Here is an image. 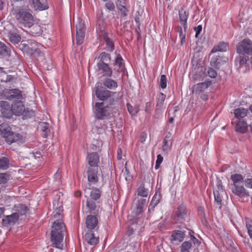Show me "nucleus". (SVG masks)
<instances>
[{
  "label": "nucleus",
  "mask_w": 252,
  "mask_h": 252,
  "mask_svg": "<svg viewBox=\"0 0 252 252\" xmlns=\"http://www.w3.org/2000/svg\"><path fill=\"white\" fill-rule=\"evenodd\" d=\"M12 13L18 24L25 28H30L35 22L32 11L28 6H17Z\"/></svg>",
  "instance_id": "f257e3e1"
},
{
  "label": "nucleus",
  "mask_w": 252,
  "mask_h": 252,
  "mask_svg": "<svg viewBox=\"0 0 252 252\" xmlns=\"http://www.w3.org/2000/svg\"><path fill=\"white\" fill-rule=\"evenodd\" d=\"M190 211L187 205L182 203L178 205L170 217V223L172 224H184L185 221L190 220Z\"/></svg>",
  "instance_id": "f03ea898"
},
{
  "label": "nucleus",
  "mask_w": 252,
  "mask_h": 252,
  "mask_svg": "<svg viewBox=\"0 0 252 252\" xmlns=\"http://www.w3.org/2000/svg\"><path fill=\"white\" fill-rule=\"evenodd\" d=\"M94 90L96 98L108 105H114L119 100L118 97H114L117 92L110 91L101 85L95 86Z\"/></svg>",
  "instance_id": "7ed1b4c3"
},
{
  "label": "nucleus",
  "mask_w": 252,
  "mask_h": 252,
  "mask_svg": "<svg viewBox=\"0 0 252 252\" xmlns=\"http://www.w3.org/2000/svg\"><path fill=\"white\" fill-rule=\"evenodd\" d=\"M212 84L211 80H206L205 82L197 83L193 85L192 87V93L193 94L195 95L203 101H206L209 98V95L207 93L205 92L209 87Z\"/></svg>",
  "instance_id": "20e7f679"
},
{
  "label": "nucleus",
  "mask_w": 252,
  "mask_h": 252,
  "mask_svg": "<svg viewBox=\"0 0 252 252\" xmlns=\"http://www.w3.org/2000/svg\"><path fill=\"white\" fill-rule=\"evenodd\" d=\"M110 106L108 103H106V105H105L103 102H95L94 108V113L95 119L102 120L110 118L112 113L108 110Z\"/></svg>",
  "instance_id": "39448f33"
},
{
  "label": "nucleus",
  "mask_w": 252,
  "mask_h": 252,
  "mask_svg": "<svg viewBox=\"0 0 252 252\" xmlns=\"http://www.w3.org/2000/svg\"><path fill=\"white\" fill-rule=\"evenodd\" d=\"M68 235L66 227L63 221H54L51 226V236Z\"/></svg>",
  "instance_id": "423d86ee"
},
{
  "label": "nucleus",
  "mask_w": 252,
  "mask_h": 252,
  "mask_svg": "<svg viewBox=\"0 0 252 252\" xmlns=\"http://www.w3.org/2000/svg\"><path fill=\"white\" fill-rule=\"evenodd\" d=\"M139 219L137 217H132L129 220V225L127 227L126 234L128 236L132 235H139V233L142 231V227L138 224Z\"/></svg>",
  "instance_id": "0eeeda50"
},
{
  "label": "nucleus",
  "mask_w": 252,
  "mask_h": 252,
  "mask_svg": "<svg viewBox=\"0 0 252 252\" xmlns=\"http://www.w3.org/2000/svg\"><path fill=\"white\" fill-rule=\"evenodd\" d=\"M97 215H88L86 220L87 228L90 230L91 232H87L85 236H94V231L97 229L98 219Z\"/></svg>",
  "instance_id": "6e6552de"
},
{
  "label": "nucleus",
  "mask_w": 252,
  "mask_h": 252,
  "mask_svg": "<svg viewBox=\"0 0 252 252\" xmlns=\"http://www.w3.org/2000/svg\"><path fill=\"white\" fill-rule=\"evenodd\" d=\"M76 44L78 45H80L83 43L85 36L86 26L84 22L80 21L76 25Z\"/></svg>",
  "instance_id": "1a4fd4ad"
},
{
  "label": "nucleus",
  "mask_w": 252,
  "mask_h": 252,
  "mask_svg": "<svg viewBox=\"0 0 252 252\" xmlns=\"http://www.w3.org/2000/svg\"><path fill=\"white\" fill-rule=\"evenodd\" d=\"M20 49L24 52L28 54L32 55L34 53L40 54L41 53L39 49L37 48V44L34 42H28L27 43H21Z\"/></svg>",
  "instance_id": "9d476101"
},
{
  "label": "nucleus",
  "mask_w": 252,
  "mask_h": 252,
  "mask_svg": "<svg viewBox=\"0 0 252 252\" xmlns=\"http://www.w3.org/2000/svg\"><path fill=\"white\" fill-rule=\"evenodd\" d=\"M171 236H194V232L183 224L178 225L177 229L172 231Z\"/></svg>",
  "instance_id": "9b49d317"
},
{
  "label": "nucleus",
  "mask_w": 252,
  "mask_h": 252,
  "mask_svg": "<svg viewBox=\"0 0 252 252\" xmlns=\"http://www.w3.org/2000/svg\"><path fill=\"white\" fill-rule=\"evenodd\" d=\"M53 207L55 209L53 213V218L55 219L54 221H63V206L62 202L59 200L53 201Z\"/></svg>",
  "instance_id": "f8f14e48"
},
{
  "label": "nucleus",
  "mask_w": 252,
  "mask_h": 252,
  "mask_svg": "<svg viewBox=\"0 0 252 252\" xmlns=\"http://www.w3.org/2000/svg\"><path fill=\"white\" fill-rule=\"evenodd\" d=\"M5 98L9 100L18 101L23 98L22 91L18 89H8L4 92Z\"/></svg>",
  "instance_id": "ddd939ff"
},
{
  "label": "nucleus",
  "mask_w": 252,
  "mask_h": 252,
  "mask_svg": "<svg viewBox=\"0 0 252 252\" xmlns=\"http://www.w3.org/2000/svg\"><path fill=\"white\" fill-rule=\"evenodd\" d=\"M96 202L93 201L90 199L86 200V213L90 215H98L101 211V208L99 205L96 204Z\"/></svg>",
  "instance_id": "4468645a"
},
{
  "label": "nucleus",
  "mask_w": 252,
  "mask_h": 252,
  "mask_svg": "<svg viewBox=\"0 0 252 252\" xmlns=\"http://www.w3.org/2000/svg\"><path fill=\"white\" fill-rule=\"evenodd\" d=\"M0 112L2 116L5 118L10 119L13 116L12 105L5 101H0Z\"/></svg>",
  "instance_id": "2eb2a0df"
},
{
  "label": "nucleus",
  "mask_w": 252,
  "mask_h": 252,
  "mask_svg": "<svg viewBox=\"0 0 252 252\" xmlns=\"http://www.w3.org/2000/svg\"><path fill=\"white\" fill-rule=\"evenodd\" d=\"M86 160L89 165V167L98 168L99 162V156L97 152H92L88 153L86 157Z\"/></svg>",
  "instance_id": "dca6fc26"
},
{
  "label": "nucleus",
  "mask_w": 252,
  "mask_h": 252,
  "mask_svg": "<svg viewBox=\"0 0 252 252\" xmlns=\"http://www.w3.org/2000/svg\"><path fill=\"white\" fill-rule=\"evenodd\" d=\"M228 59L224 56H215L211 60L210 65L214 68L219 69L221 66L226 63Z\"/></svg>",
  "instance_id": "f3484780"
},
{
  "label": "nucleus",
  "mask_w": 252,
  "mask_h": 252,
  "mask_svg": "<svg viewBox=\"0 0 252 252\" xmlns=\"http://www.w3.org/2000/svg\"><path fill=\"white\" fill-rule=\"evenodd\" d=\"M114 62V65L116 66L114 68V71L115 73L118 76L120 72L124 71L125 69V63L122 56L120 54L117 55Z\"/></svg>",
  "instance_id": "a211bd4d"
},
{
  "label": "nucleus",
  "mask_w": 252,
  "mask_h": 252,
  "mask_svg": "<svg viewBox=\"0 0 252 252\" xmlns=\"http://www.w3.org/2000/svg\"><path fill=\"white\" fill-rule=\"evenodd\" d=\"M179 21L181 25H183L184 31L185 32L188 31V23L187 20L189 16V13L186 10L184 7H181L179 10Z\"/></svg>",
  "instance_id": "6ab92c4d"
},
{
  "label": "nucleus",
  "mask_w": 252,
  "mask_h": 252,
  "mask_svg": "<svg viewBox=\"0 0 252 252\" xmlns=\"http://www.w3.org/2000/svg\"><path fill=\"white\" fill-rule=\"evenodd\" d=\"M107 24L105 19L97 20L96 23V30L97 37L108 33L107 32Z\"/></svg>",
  "instance_id": "aec40b11"
},
{
  "label": "nucleus",
  "mask_w": 252,
  "mask_h": 252,
  "mask_svg": "<svg viewBox=\"0 0 252 252\" xmlns=\"http://www.w3.org/2000/svg\"><path fill=\"white\" fill-rule=\"evenodd\" d=\"M30 7L35 11H43L49 8L48 4L42 3L40 0H29Z\"/></svg>",
  "instance_id": "412c9836"
},
{
  "label": "nucleus",
  "mask_w": 252,
  "mask_h": 252,
  "mask_svg": "<svg viewBox=\"0 0 252 252\" xmlns=\"http://www.w3.org/2000/svg\"><path fill=\"white\" fill-rule=\"evenodd\" d=\"M97 70L100 72L102 76L105 77H111L113 74V70L108 63L96 64Z\"/></svg>",
  "instance_id": "4be33fe9"
},
{
  "label": "nucleus",
  "mask_w": 252,
  "mask_h": 252,
  "mask_svg": "<svg viewBox=\"0 0 252 252\" xmlns=\"http://www.w3.org/2000/svg\"><path fill=\"white\" fill-rule=\"evenodd\" d=\"M19 220L18 213H12L10 215L5 216L2 220V224L4 226L14 224Z\"/></svg>",
  "instance_id": "5701e85b"
},
{
  "label": "nucleus",
  "mask_w": 252,
  "mask_h": 252,
  "mask_svg": "<svg viewBox=\"0 0 252 252\" xmlns=\"http://www.w3.org/2000/svg\"><path fill=\"white\" fill-rule=\"evenodd\" d=\"M13 115L21 116L24 112L25 105L23 101L20 100L15 101L12 104Z\"/></svg>",
  "instance_id": "b1692460"
},
{
  "label": "nucleus",
  "mask_w": 252,
  "mask_h": 252,
  "mask_svg": "<svg viewBox=\"0 0 252 252\" xmlns=\"http://www.w3.org/2000/svg\"><path fill=\"white\" fill-rule=\"evenodd\" d=\"M98 168L89 167L87 172L88 180L93 184H96L98 181L97 176Z\"/></svg>",
  "instance_id": "393cba45"
},
{
  "label": "nucleus",
  "mask_w": 252,
  "mask_h": 252,
  "mask_svg": "<svg viewBox=\"0 0 252 252\" xmlns=\"http://www.w3.org/2000/svg\"><path fill=\"white\" fill-rule=\"evenodd\" d=\"M4 140L7 144H11L18 141H22L23 140V136L20 133L14 132L11 130L10 132L8 133V135H6Z\"/></svg>",
  "instance_id": "a878e982"
},
{
  "label": "nucleus",
  "mask_w": 252,
  "mask_h": 252,
  "mask_svg": "<svg viewBox=\"0 0 252 252\" xmlns=\"http://www.w3.org/2000/svg\"><path fill=\"white\" fill-rule=\"evenodd\" d=\"M232 192L236 195L240 197L249 196V192L245 189L243 185H235L232 189Z\"/></svg>",
  "instance_id": "bb28decb"
},
{
  "label": "nucleus",
  "mask_w": 252,
  "mask_h": 252,
  "mask_svg": "<svg viewBox=\"0 0 252 252\" xmlns=\"http://www.w3.org/2000/svg\"><path fill=\"white\" fill-rule=\"evenodd\" d=\"M229 48L228 42L220 41L215 45L211 51V53L213 54L218 52H225Z\"/></svg>",
  "instance_id": "cd10ccee"
},
{
  "label": "nucleus",
  "mask_w": 252,
  "mask_h": 252,
  "mask_svg": "<svg viewBox=\"0 0 252 252\" xmlns=\"http://www.w3.org/2000/svg\"><path fill=\"white\" fill-rule=\"evenodd\" d=\"M97 38L102 39L105 41L108 51L112 52L115 50L114 42L112 39L108 37V33L98 37Z\"/></svg>",
  "instance_id": "c85d7f7f"
},
{
  "label": "nucleus",
  "mask_w": 252,
  "mask_h": 252,
  "mask_svg": "<svg viewBox=\"0 0 252 252\" xmlns=\"http://www.w3.org/2000/svg\"><path fill=\"white\" fill-rule=\"evenodd\" d=\"M248 125L246 121L239 120L236 124L235 131L242 134L246 133L248 131Z\"/></svg>",
  "instance_id": "c756f323"
},
{
  "label": "nucleus",
  "mask_w": 252,
  "mask_h": 252,
  "mask_svg": "<svg viewBox=\"0 0 252 252\" xmlns=\"http://www.w3.org/2000/svg\"><path fill=\"white\" fill-rule=\"evenodd\" d=\"M161 198V194L160 188L157 189L155 194L150 203L149 207H151L152 209L154 208L155 206L160 202Z\"/></svg>",
  "instance_id": "7c9ffc66"
},
{
  "label": "nucleus",
  "mask_w": 252,
  "mask_h": 252,
  "mask_svg": "<svg viewBox=\"0 0 252 252\" xmlns=\"http://www.w3.org/2000/svg\"><path fill=\"white\" fill-rule=\"evenodd\" d=\"M162 150L164 151H167L171 149L172 145V138L171 134L170 132L165 136L163 141Z\"/></svg>",
  "instance_id": "2f4dec72"
},
{
  "label": "nucleus",
  "mask_w": 252,
  "mask_h": 252,
  "mask_svg": "<svg viewBox=\"0 0 252 252\" xmlns=\"http://www.w3.org/2000/svg\"><path fill=\"white\" fill-rule=\"evenodd\" d=\"M98 62L97 64L107 63L106 62H109L111 60V55L105 52L100 53L97 57Z\"/></svg>",
  "instance_id": "473e14b6"
},
{
  "label": "nucleus",
  "mask_w": 252,
  "mask_h": 252,
  "mask_svg": "<svg viewBox=\"0 0 252 252\" xmlns=\"http://www.w3.org/2000/svg\"><path fill=\"white\" fill-rule=\"evenodd\" d=\"M101 196V190L96 188H94L92 189L90 193V197H88L87 199L92 200L93 201L96 202L99 199Z\"/></svg>",
  "instance_id": "72a5a7b5"
},
{
  "label": "nucleus",
  "mask_w": 252,
  "mask_h": 252,
  "mask_svg": "<svg viewBox=\"0 0 252 252\" xmlns=\"http://www.w3.org/2000/svg\"><path fill=\"white\" fill-rule=\"evenodd\" d=\"M103 85L104 87L107 89H113L118 87V83L114 80L110 78V77H106L103 81Z\"/></svg>",
  "instance_id": "f704fd0d"
},
{
  "label": "nucleus",
  "mask_w": 252,
  "mask_h": 252,
  "mask_svg": "<svg viewBox=\"0 0 252 252\" xmlns=\"http://www.w3.org/2000/svg\"><path fill=\"white\" fill-rule=\"evenodd\" d=\"M11 130V127L8 123H3L0 125V135L4 139Z\"/></svg>",
  "instance_id": "c9c22d12"
},
{
  "label": "nucleus",
  "mask_w": 252,
  "mask_h": 252,
  "mask_svg": "<svg viewBox=\"0 0 252 252\" xmlns=\"http://www.w3.org/2000/svg\"><path fill=\"white\" fill-rule=\"evenodd\" d=\"M248 113V110L243 107H239L235 109L234 111L235 117L240 120V119L244 118L247 116Z\"/></svg>",
  "instance_id": "e433bc0d"
},
{
  "label": "nucleus",
  "mask_w": 252,
  "mask_h": 252,
  "mask_svg": "<svg viewBox=\"0 0 252 252\" xmlns=\"http://www.w3.org/2000/svg\"><path fill=\"white\" fill-rule=\"evenodd\" d=\"M147 202L146 199L141 198L137 200L135 208V215L138 216L143 212V208Z\"/></svg>",
  "instance_id": "4c0bfd02"
},
{
  "label": "nucleus",
  "mask_w": 252,
  "mask_h": 252,
  "mask_svg": "<svg viewBox=\"0 0 252 252\" xmlns=\"http://www.w3.org/2000/svg\"><path fill=\"white\" fill-rule=\"evenodd\" d=\"M39 126L42 131V136L44 138H47L50 133L49 124L46 122H40Z\"/></svg>",
  "instance_id": "58836bf2"
},
{
  "label": "nucleus",
  "mask_w": 252,
  "mask_h": 252,
  "mask_svg": "<svg viewBox=\"0 0 252 252\" xmlns=\"http://www.w3.org/2000/svg\"><path fill=\"white\" fill-rule=\"evenodd\" d=\"M11 50L9 46L0 41V55L2 57H9Z\"/></svg>",
  "instance_id": "ea45409f"
},
{
  "label": "nucleus",
  "mask_w": 252,
  "mask_h": 252,
  "mask_svg": "<svg viewBox=\"0 0 252 252\" xmlns=\"http://www.w3.org/2000/svg\"><path fill=\"white\" fill-rule=\"evenodd\" d=\"M165 98V94L162 93H160L159 94L157 100L156 108L155 109L156 112H157L158 110H161L163 105Z\"/></svg>",
  "instance_id": "a19ab883"
},
{
  "label": "nucleus",
  "mask_w": 252,
  "mask_h": 252,
  "mask_svg": "<svg viewBox=\"0 0 252 252\" xmlns=\"http://www.w3.org/2000/svg\"><path fill=\"white\" fill-rule=\"evenodd\" d=\"M53 246L62 250L63 247V237H51Z\"/></svg>",
  "instance_id": "79ce46f5"
},
{
  "label": "nucleus",
  "mask_w": 252,
  "mask_h": 252,
  "mask_svg": "<svg viewBox=\"0 0 252 252\" xmlns=\"http://www.w3.org/2000/svg\"><path fill=\"white\" fill-rule=\"evenodd\" d=\"M8 37L9 41L13 44H18L21 40V36L17 33L9 32Z\"/></svg>",
  "instance_id": "37998d69"
},
{
  "label": "nucleus",
  "mask_w": 252,
  "mask_h": 252,
  "mask_svg": "<svg viewBox=\"0 0 252 252\" xmlns=\"http://www.w3.org/2000/svg\"><path fill=\"white\" fill-rule=\"evenodd\" d=\"M221 191H219V190H215L214 191V195L215 197V202L218 206H219V208L220 209L222 207V196Z\"/></svg>",
  "instance_id": "c03bdc74"
},
{
  "label": "nucleus",
  "mask_w": 252,
  "mask_h": 252,
  "mask_svg": "<svg viewBox=\"0 0 252 252\" xmlns=\"http://www.w3.org/2000/svg\"><path fill=\"white\" fill-rule=\"evenodd\" d=\"M137 194L142 197H147L148 195V189L145 187V184L142 183L137 189Z\"/></svg>",
  "instance_id": "a18cd8bd"
},
{
  "label": "nucleus",
  "mask_w": 252,
  "mask_h": 252,
  "mask_svg": "<svg viewBox=\"0 0 252 252\" xmlns=\"http://www.w3.org/2000/svg\"><path fill=\"white\" fill-rule=\"evenodd\" d=\"M230 179L233 182V186L239 185V183H243L244 178L242 175L239 174H234L231 175Z\"/></svg>",
  "instance_id": "49530a36"
},
{
  "label": "nucleus",
  "mask_w": 252,
  "mask_h": 252,
  "mask_svg": "<svg viewBox=\"0 0 252 252\" xmlns=\"http://www.w3.org/2000/svg\"><path fill=\"white\" fill-rule=\"evenodd\" d=\"M29 210V208L24 204H20L16 207L17 213H18L19 216L26 215Z\"/></svg>",
  "instance_id": "de8ad7c7"
},
{
  "label": "nucleus",
  "mask_w": 252,
  "mask_h": 252,
  "mask_svg": "<svg viewBox=\"0 0 252 252\" xmlns=\"http://www.w3.org/2000/svg\"><path fill=\"white\" fill-rule=\"evenodd\" d=\"M175 31L179 32V36L181 39L180 43L181 45H183L186 42V36L187 32L184 31V32H183L182 28L181 26H178L176 27L175 28Z\"/></svg>",
  "instance_id": "09e8293b"
},
{
  "label": "nucleus",
  "mask_w": 252,
  "mask_h": 252,
  "mask_svg": "<svg viewBox=\"0 0 252 252\" xmlns=\"http://www.w3.org/2000/svg\"><path fill=\"white\" fill-rule=\"evenodd\" d=\"M126 106H127V110H128V112L132 116H136V114L139 111V109L138 106H133L129 103H126Z\"/></svg>",
  "instance_id": "8fccbe9b"
},
{
  "label": "nucleus",
  "mask_w": 252,
  "mask_h": 252,
  "mask_svg": "<svg viewBox=\"0 0 252 252\" xmlns=\"http://www.w3.org/2000/svg\"><path fill=\"white\" fill-rule=\"evenodd\" d=\"M9 166V160L6 157L0 158V169L6 170Z\"/></svg>",
  "instance_id": "3c124183"
},
{
  "label": "nucleus",
  "mask_w": 252,
  "mask_h": 252,
  "mask_svg": "<svg viewBox=\"0 0 252 252\" xmlns=\"http://www.w3.org/2000/svg\"><path fill=\"white\" fill-rule=\"evenodd\" d=\"M30 28H31L30 32L32 35L37 36L41 34V29L39 25L34 23Z\"/></svg>",
  "instance_id": "603ef678"
},
{
  "label": "nucleus",
  "mask_w": 252,
  "mask_h": 252,
  "mask_svg": "<svg viewBox=\"0 0 252 252\" xmlns=\"http://www.w3.org/2000/svg\"><path fill=\"white\" fill-rule=\"evenodd\" d=\"M84 242L90 245H95L99 242V237H83Z\"/></svg>",
  "instance_id": "864d4df0"
},
{
  "label": "nucleus",
  "mask_w": 252,
  "mask_h": 252,
  "mask_svg": "<svg viewBox=\"0 0 252 252\" xmlns=\"http://www.w3.org/2000/svg\"><path fill=\"white\" fill-rule=\"evenodd\" d=\"M121 13V16L123 17H126L128 15L129 12L128 7L126 5H123L119 7H117Z\"/></svg>",
  "instance_id": "5fc2aeb1"
},
{
  "label": "nucleus",
  "mask_w": 252,
  "mask_h": 252,
  "mask_svg": "<svg viewBox=\"0 0 252 252\" xmlns=\"http://www.w3.org/2000/svg\"><path fill=\"white\" fill-rule=\"evenodd\" d=\"M191 247V242L186 241L183 243L181 246L182 252H190L189 250Z\"/></svg>",
  "instance_id": "6e6d98bb"
},
{
  "label": "nucleus",
  "mask_w": 252,
  "mask_h": 252,
  "mask_svg": "<svg viewBox=\"0 0 252 252\" xmlns=\"http://www.w3.org/2000/svg\"><path fill=\"white\" fill-rule=\"evenodd\" d=\"M245 220L249 236H252V220L250 219L246 218Z\"/></svg>",
  "instance_id": "4d7b16f0"
},
{
  "label": "nucleus",
  "mask_w": 252,
  "mask_h": 252,
  "mask_svg": "<svg viewBox=\"0 0 252 252\" xmlns=\"http://www.w3.org/2000/svg\"><path fill=\"white\" fill-rule=\"evenodd\" d=\"M9 180V175L6 173H0V184H6Z\"/></svg>",
  "instance_id": "13d9d810"
},
{
  "label": "nucleus",
  "mask_w": 252,
  "mask_h": 252,
  "mask_svg": "<svg viewBox=\"0 0 252 252\" xmlns=\"http://www.w3.org/2000/svg\"><path fill=\"white\" fill-rule=\"evenodd\" d=\"M25 119L30 118L34 115V111L32 110L29 109V108L26 109L25 108L24 112L23 114Z\"/></svg>",
  "instance_id": "bf43d9fd"
},
{
  "label": "nucleus",
  "mask_w": 252,
  "mask_h": 252,
  "mask_svg": "<svg viewBox=\"0 0 252 252\" xmlns=\"http://www.w3.org/2000/svg\"><path fill=\"white\" fill-rule=\"evenodd\" d=\"M160 87L162 89H164L167 87V77L165 75H161L160 76V79L159 81Z\"/></svg>",
  "instance_id": "052dcab7"
},
{
  "label": "nucleus",
  "mask_w": 252,
  "mask_h": 252,
  "mask_svg": "<svg viewBox=\"0 0 252 252\" xmlns=\"http://www.w3.org/2000/svg\"><path fill=\"white\" fill-rule=\"evenodd\" d=\"M207 74L210 78H215L217 77L218 73L214 68L209 67L207 71Z\"/></svg>",
  "instance_id": "680f3d73"
},
{
  "label": "nucleus",
  "mask_w": 252,
  "mask_h": 252,
  "mask_svg": "<svg viewBox=\"0 0 252 252\" xmlns=\"http://www.w3.org/2000/svg\"><path fill=\"white\" fill-rule=\"evenodd\" d=\"M197 212L198 216L200 217V218L204 219L206 221L205 219V213L204 207L202 206L198 207L197 208Z\"/></svg>",
  "instance_id": "e2e57ef3"
},
{
  "label": "nucleus",
  "mask_w": 252,
  "mask_h": 252,
  "mask_svg": "<svg viewBox=\"0 0 252 252\" xmlns=\"http://www.w3.org/2000/svg\"><path fill=\"white\" fill-rule=\"evenodd\" d=\"M105 7L109 11H114L115 8L114 3L111 1L107 2L105 4Z\"/></svg>",
  "instance_id": "0e129e2a"
},
{
  "label": "nucleus",
  "mask_w": 252,
  "mask_h": 252,
  "mask_svg": "<svg viewBox=\"0 0 252 252\" xmlns=\"http://www.w3.org/2000/svg\"><path fill=\"white\" fill-rule=\"evenodd\" d=\"M16 80H17V77L15 76L7 75L6 76V80L3 81L6 83H7V82L13 83V82H15Z\"/></svg>",
  "instance_id": "69168bd1"
},
{
  "label": "nucleus",
  "mask_w": 252,
  "mask_h": 252,
  "mask_svg": "<svg viewBox=\"0 0 252 252\" xmlns=\"http://www.w3.org/2000/svg\"><path fill=\"white\" fill-rule=\"evenodd\" d=\"M152 105L151 102H147L146 103L145 111L147 114H150L152 111Z\"/></svg>",
  "instance_id": "338daca9"
},
{
  "label": "nucleus",
  "mask_w": 252,
  "mask_h": 252,
  "mask_svg": "<svg viewBox=\"0 0 252 252\" xmlns=\"http://www.w3.org/2000/svg\"><path fill=\"white\" fill-rule=\"evenodd\" d=\"M204 71H200L198 73H196L194 74L193 76L192 77L193 80H200V78L202 77V75L204 74Z\"/></svg>",
  "instance_id": "774afa93"
}]
</instances>
